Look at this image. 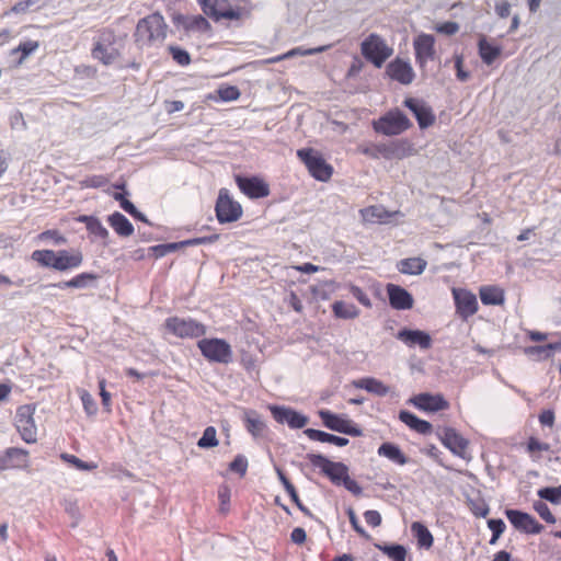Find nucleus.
Listing matches in <instances>:
<instances>
[{
  "label": "nucleus",
  "mask_w": 561,
  "mask_h": 561,
  "mask_svg": "<svg viewBox=\"0 0 561 561\" xmlns=\"http://www.w3.org/2000/svg\"><path fill=\"white\" fill-rule=\"evenodd\" d=\"M270 411L274 417V420L280 424L286 423L290 409H286L277 405H270Z\"/></svg>",
  "instance_id": "0e129e2a"
},
{
  "label": "nucleus",
  "mask_w": 561,
  "mask_h": 561,
  "mask_svg": "<svg viewBox=\"0 0 561 561\" xmlns=\"http://www.w3.org/2000/svg\"><path fill=\"white\" fill-rule=\"evenodd\" d=\"M540 499L547 500L553 504L561 502V484L556 488H542L538 491Z\"/></svg>",
  "instance_id": "864d4df0"
},
{
  "label": "nucleus",
  "mask_w": 561,
  "mask_h": 561,
  "mask_svg": "<svg viewBox=\"0 0 561 561\" xmlns=\"http://www.w3.org/2000/svg\"><path fill=\"white\" fill-rule=\"evenodd\" d=\"M239 190L251 199L267 197L271 193L268 183L260 176L236 175Z\"/></svg>",
  "instance_id": "4468645a"
},
{
  "label": "nucleus",
  "mask_w": 561,
  "mask_h": 561,
  "mask_svg": "<svg viewBox=\"0 0 561 561\" xmlns=\"http://www.w3.org/2000/svg\"><path fill=\"white\" fill-rule=\"evenodd\" d=\"M411 531L416 538L420 548L430 549L433 546L434 537L424 524L420 522L412 523Z\"/></svg>",
  "instance_id": "58836bf2"
},
{
  "label": "nucleus",
  "mask_w": 561,
  "mask_h": 561,
  "mask_svg": "<svg viewBox=\"0 0 561 561\" xmlns=\"http://www.w3.org/2000/svg\"><path fill=\"white\" fill-rule=\"evenodd\" d=\"M180 249L179 242L175 243H168V244H160L151 248V251L153 252L156 257H162L165 254H168L171 251H175Z\"/></svg>",
  "instance_id": "69168bd1"
},
{
  "label": "nucleus",
  "mask_w": 561,
  "mask_h": 561,
  "mask_svg": "<svg viewBox=\"0 0 561 561\" xmlns=\"http://www.w3.org/2000/svg\"><path fill=\"white\" fill-rule=\"evenodd\" d=\"M442 444L448 448L454 455L468 459L467 449L469 446L468 439L460 435L455 428L446 427L439 436Z\"/></svg>",
  "instance_id": "aec40b11"
},
{
  "label": "nucleus",
  "mask_w": 561,
  "mask_h": 561,
  "mask_svg": "<svg viewBox=\"0 0 561 561\" xmlns=\"http://www.w3.org/2000/svg\"><path fill=\"white\" fill-rule=\"evenodd\" d=\"M556 351H561V340L546 345L527 346L524 354L537 360L548 359Z\"/></svg>",
  "instance_id": "c85d7f7f"
},
{
  "label": "nucleus",
  "mask_w": 561,
  "mask_h": 561,
  "mask_svg": "<svg viewBox=\"0 0 561 561\" xmlns=\"http://www.w3.org/2000/svg\"><path fill=\"white\" fill-rule=\"evenodd\" d=\"M397 337L411 347L419 345L423 350H428L432 346L430 334L421 330L402 329L398 332Z\"/></svg>",
  "instance_id": "393cba45"
},
{
  "label": "nucleus",
  "mask_w": 561,
  "mask_h": 561,
  "mask_svg": "<svg viewBox=\"0 0 561 561\" xmlns=\"http://www.w3.org/2000/svg\"><path fill=\"white\" fill-rule=\"evenodd\" d=\"M297 156L316 180L327 182L331 179L333 168L327 163L319 152L311 148L299 149Z\"/></svg>",
  "instance_id": "9d476101"
},
{
  "label": "nucleus",
  "mask_w": 561,
  "mask_h": 561,
  "mask_svg": "<svg viewBox=\"0 0 561 561\" xmlns=\"http://www.w3.org/2000/svg\"><path fill=\"white\" fill-rule=\"evenodd\" d=\"M79 220L85 222L88 231L98 237L99 239L106 240L108 238L107 229L101 224V221L98 218L82 216Z\"/></svg>",
  "instance_id": "c03bdc74"
},
{
  "label": "nucleus",
  "mask_w": 561,
  "mask_h": 561,
  "mask_svg": "<svg viewBox=\"0 0 561 561\" xmlns=\"http://www.w3.org/2000/svg\"><path fill=\"white\" fill-rule=\"evenodd\" d=\"M524 446L526 453L535 462L540 461L542 459V455L551 450L550 444L541 442L539 438L535 436H530Z\"/></svg>",
  "instance_id": "7c9ffc66"
},
{
  "label": "nucleus",
  "mask_w": 561,
  "mask_h": 561,
  "mask_svg": "<svg viewBox=\"0 0 561 561\" xmlns=\"http://www.w3.org/2000/svg\"><path fill=\"white\" fill-rule=\"evenodd\" d=\"M304 433L309 439L316 440V442L330 443V444H334L339 447H343L348 444L347 438L336 436L333 434H329V433L320 431V430L307 428L304 431Z\"/></svg>",
  "instance_id": "2f4dec72"
},
{
  "label": "nucleus",
  "mask_w": 561,
  "mask_h": 561,
  "mask_svg": "<svg viewBox=\"0 0 561 561\" xmlns=\"http://www.w3.org/2000/svg\"><path fill=\"white\" fill-rule=\"evenodd\" d=\"M371 126L377 134L398 136L410 129L412 123L399 108H392L378 119L373 121Z\"/></svg>",
  "instance_id": "423d86ee"
},
{
  "label": "nucleus",
  "mask_w": 561,
  "mask_h": 561,
  "mask_svg": "<svg viewBox=\"0 0 561 561\" xmlns=\"http://www.w3.org/2000/svg\"><path fill=\"white\" fill-rule=\"evenodd\" d=\"M218 96L221 101L231 102L240 98V90L236 85H220L217 90Z\"/></svg>",
  "instance_id": "3c124183"
},
{
  "label": "nucleus",
  "mask_w": 561,
  "mask_h": 561,
  "mask_svg": "<svg viewBox=\"0 0 561 561\" xmlns=\"http://www.w3.org/2000/svg\"><path fill=\"white\" fill-rule=\"evenodd\" d=\"M332 312L335 318L340 319H355L359 314L358 308L342 300H336L332 304Z\"/></svg>",
  "instance_id": "ea45409f"
},
{
  "label": "nucleus",
  "mask_w": 561,
  "mask_h": 561,
  "mask_svg": "<svg viewBox=\"0 0 561 561\" xmlns=\"http://www.w3.org/2000/svg\"><path fill=\"white\" fill-rule=\"evenodd\" d=\"M403 104L414 114L420 128H427L435 123V115L432 108L424 101L414 98H407L403 101Z\"/></svg>",
  "instance_id": "4be33fe9"
},
{
  "label": "nucleus",
  "mask_w": 561,
  "mask_h": 561,
  "mask_svg": "<svg viewBox=\"0 0 561 561\" xmlns=\"http://www.w3.org/2000/svg\"><path fill=\"white\" fill-rule=\"evenodd\" d=\"M202 12L214 22H239L251 15V8L232 4L229 0H196Z\"/></svg>",
  "instance_id": "f03ea898"
},
{
  "label": "nucleus",
  "mask_w": 561,
  "mask_h": 561,
  "mask_svg": "<svg viewBox=\"0 0 561 561\" xmlns=\"http://www.w3.org/2000/svg\"><path fill=\"white\" fill-rule=\"evenodd\" d=\"M534 510L538 513V515L547 523L554 524L556 517L551 513L550 508L545 502L538 501L534 503Z\"/></svg>",
  "instance_id": "13d9d810"
},
{
  "label": "nucleus",
  "mask_w": 561,
  "mask_h": 561,
  "mask_svg": "<svg viewBox=\"0 0 561 561\" xmlns=\"http://www.w3.org/2000/svg\"><path fill=\"white\" fill-rule=\"evenodd\" d=\"M307 459L312 466L320 468L321 472L336 485H341L342 481L347 478L348 469L342 462L331 461L318 454H308Z\"/></svg>",
  "instance_id": "f8f14e48"
},
{
  "label": "nucleus",
  "mask_w": 561,
  "mask_h": 561,
  "mask_svg": "<svg viewBox=\"0 0 561 561\" xmlns=\"http://www.w3.org/2000/svg\"><path fill=\"white\" fill-rule=\"evenodd\" d=\"M36 404L28 403L20 405L15 413V428L21 438L27 444L37 442V426L34 420Z\"/></svg>",
  "instance_id": "6e6552de"
},
{
  "label": "nucleus",
  "mask_w": 561,
  "mask_h": 561,
  "mask_svg": "<svg viewBox=\"0 0 561 561\" xmlns=\"http://www.w3.org/2000/svg\"><path fill=\"white\" fill-rule=\"evenodd\" d=\"M478 48L480 58L488 66L492 65L501 56L502 53L500 46L491 44L486 41L485 37H481L479 39Z\"/></svg>",
  "instance_id": "72a5a7b5"
},
{
  "label": "nucleus",
  "mask_w": 561,
  "mask_h": 561,
  "mask_svg": "<svg viewBox=\"0 0 561 561\" xmlns=\"http://www.w3.org/2000/svg\"><path fill=\"white\" fill-rule=\"evenodd\" d=\"M479 296L481 302L485 306H503L505 302V291L499 286H481L479 289Z\"/></svg>",
  "instance_id": "a878e982"
},
{
  "label": "nucleus",
  "mask_w": 561,
  "mask_h": 561,
  "mask_svg": "<svg viewBox=\"0 0 561 561\" xmlns=\"http://www.w3.org/2000/svg\"><path fill=\"white\" fill-rule=\"evenodd\" d=\"M42 0H20L11 8L14 14H23L36 7Z\"/></svg>",
  "instance_id": "680f3d73"
},
{
  "label": "nucleus",
  "mask_w": 561,
  "mask_h": 561,
  "mask_svg": "<svg viewBox=\"0 0 561 561\" xmlns=\"http://www.w3.org/2000/svg\"><path fill=\"white\" fill-rule=\"evenodd\" d=\"M506 517L519 531L537 535L543 530V526L530 514L517 510H507Z\"/></svg>",
  "instance_id": "dca6fc26"
},
{
  "label": "nucleus",
  "mask_w": 561,
  "mask_h": 561,
  "mask_svg": "<svg viewBox=\"0 0 561 561\" xmlns=\"http://www.w3.org/2000/svg\"><path fill=\"white\" fill-rule=\"evenodd\" d=\"M358 150L371 159H379L382 157L387 160H401L412 156L414 152L413 145L408 139H397L389 144L360 146Z\"/></svg>",
  "instance_id": "39448f33"
},
{
  "label": "nucleus",
  "mask_w": 561,
  "mask_h": 561,
  "mask_svg": "<svg viewBox=\"0 0 561 561\" xmlns=\"http://www.w3.org/2000/svg\"><path fill=\"white\" fill-rule=\"evenodd\" d=\"M488 527L492 531V538L490 539V543L494 545L500 538V536L504 533L505 524L502 519H489Z\"/></svg>",
  "instance_id": "bf43d9fd"
},
{
  "label": "nucleus",
  "mask_w": 561,
  "mask_h": 561,
  "mask_svg": "<svg viewBox=\"0 0 561 561\" xmlns=\"http://www.w3.org/2000/svg\"><path fill=\"white\" fill-rule=\"evenodd\" d=\"M169 53L172 56L173 60L178 62L180 66H187L191 62V56L190 54L178 47V46H170Z\"/></svg>",
  "instance_id": "6e6d98bb"
},
{
  "label": "nucleus",
  "mask_w": 561,
  "mask_h": 561,
  "mask_svg": "<svg viewBox=\"0 0 561 561\" xmlns=\"http://www.w3.org/2000/svg\"><path fill=\"white\" fill-rule=\"evenodd\" d=\"M276 472H277L278 479L282 482L284 489L286 490L287 494L290 496L291 501L296 504V506L298 505V503H302L299 499L296 488L289 481V479L286 477L284 471L280 468H276Z\"/></svg>",
  "instance_id": "8fccbe9b"
},
{
  "label": "nucleus",
  "mask_w": 561,
  "mask_h": 561,
  "mask_svg": "<svg viewBox=\"0 0 561 561\" xmlns=\"http://www.w3.org/2000/svg\"><path fill=\"white\" fill-rule=\"evenodd\" d=\"M376 548L386 554L391 561H405L408 550L402 545L377 543Z\"/></svg>",
  "instance_id": "a19ab883"
},
{
  "label": "nucleus",
  "mask_w": 561,
  "mask_h": 561,
  "mask_svg": "<svg viewBox=\"0 0 561 561\" xmlns=\"http://www.w3.org/2000/svg\"><path fill=\"white\" fill-rule=\"evenodd\" d=\"M219 238H220V236L218 233H214L210 236L197 237V238H192V239H187L184 241H180L179 244H180V249L185 248V247L199 245V244H211V243L217 242L219 240Z\"/></svg>",
  "instance_id": "603ef678"
},
{
  "label": "nucleus",
  "mask_w": 561,
  "mask_h": 561,
  "mask_svg": "<svg viewBox=\"0 0 561 561\" xmlns=\"http://www.w3.org/2000/svg\"><path fill=\"white\" fill-rule=\"evenodd\" d=\"M363 221L368 224L383 222L391 214L381 206H368L359 210Z\"/></svg>",
  "instance_id": "e433bc0d"
},
{
  "label": "nucleus",
  "mask_w": 561,
  "mask_h": 561,
  "mask_svg": "<svg viewBox=\"0 0 561 561\" xmlns=\"http://www.w3.org/2000/svg\"><path fill=\"white\" fill-rule=\"evenodd\" d=\"M248 460L243 455H237L229 465V470L244 477L248 471Z\"/></svg>",
  "instance_id": "4d7b16f0"
},
{
  "label": "nucleus",
  "mask_w": 561,
  "mask_h": 561,
  "mask_svg": "<svg viewBox=\"0 0 561 561\" xmlns=\"http://www.w3.org/2000/svg\"><path fill=\"white\" fill-rule=\"evenodd\" d=\"M173 23L176 27L182 28L185 33L207 34L211 33L213 31V26L205 14H178L173 18Z\"/></svg>",
  "instance_id": "2eb2a0df"
},
{
  "label": "nucleus",
  "mask_w": 561,
  "mask_h": 561,
  "mask_svg": "<svg viewBox=\"0 0 561 561\" xmlns=\"http://www.w3.org/2000/svg\"><path fill=\"white\" fill-rule=\"evenodd\" d=\"M435 38L431 34L422 33L414 38L413 47L415 60L421 68L435 57Z\"/></svg>",
  "instance_id": "6ab92c4d"
},
{
  "label": "nucleus",
  "mask_w": 561,
  "mask_h": 561,
  "mask_svg": "<svg viewBox=\"0 0 561 561\" xmlns=\"http://www.w3.org/2000/svg\"><path fill=\"white\" fill-rule=\"evenodd\" d=\"M56 252L53 250H35L31 254V259L43 267L55 270Z\"/></svg>",
  "instance_id": "a18cd8bd"
},
{
  "label": "nucleus",
  "mask_w": 561,
  "mask_h": 561,
  "mask_svg": "<svg viewBox=\"0 0 561 561\" xmlns=\"http://www.w3.org/2000/svg\"><path fill=\"white\" fill-rule=\"evenodd\" d=\"M168 25L161 13L154 12L140 19L136 25L134 38L140 47L162 44L167 37Z\"/></svg>",
  "instance_id": "f257e3e1"
},
{
  "label": "nucleus",
  "mask_w": 561,
  "mask_h": 561,
  "mask_svg": "<svg viewBox=\"0 0 561 561\" xmlns=\"http://www.w3.org/2000/svg\"><path fill=\"white\" fill-rule=\"evenodd\" d=\"M386 289L389 297L390 306L393 309L407 310L413 307V297L403 287L394 284H388Z\"/></svg>",
  "instance_id": "5701e85b"
},
{
  "label": "nucleus",
  "mask_w": 561,
  "mask_h": 561,
  "mask_svg": "<svg viewBox=\"0 0 561 561\" xmlns=\"http://www.w3.org/2000/svg\"><path fill=\"white\" fill-rule=\"evenodd\" d=\"M399 420L412 431L422 435H428L433 431V426L430 422L421 420L413 413L405 410L399 412Z\"/></svg>",
  "instance_id": "bb28decb"
},
{
  "label": "nucleus",
  "mask_w": 561,
  "mask_h": 561,
  "mask_svg": "<svg viewBox=\"0 0 561 561\" xmlns=\"http://www.w3.org/2000/svg\"><path fill=\"white\" fill-rule=\"evenodd\" d=\"M244 426L247 431L253 436V437H261L263 436L266 425L259 415L256 411L253 410H245L243 412L242 416Z\"/></svg>",
  "instance_id": "cd10ccee"
},
{
  "label": "nucleus",
  "mask_w": 561,
  "mask_h": 561,
  "mask_svg": "<svg viewBox=\"0 0 561 561\" xmlns=\"http://www.w3.org/2000/svg\"><path fill=\"white\" fill-rule=\"evenodd\" d=\"M165 330L179 339H198L206 334V325L193 318L169 317L164 321Z\"/></svg>",
  "instance_id": "0eeeda50"
},
{
  "label": "nucleus",
  "mask_w": 561,
  "mask_h": 561,
  "mask_svg": "<svg viewBox=\"0 0 561 561\" xmlns=\"http://www.w3.org/2000/svg\"><path fill=\"white\" fill-rule=\"evenodd\" d=\"M108 224L121 237H129L134 233L133 224L118 211H115L108 217Z\"/></svg>",
  "instance_id": "f704fd0d"
},
{
  "label": "nucleus",
  "mask_w": 561,
  "mask_h": 561,
  "mask_svg": "<svg viewBox=\"0 0 561 561\" xmlns=\"http://www.w3.org/2000/svg\"><path fill=\"white\" fill-rule=\"evenodd\" d=\"M410 402L419 410L425 412H438L449 409V402L440 393H419L411 398Z\"/></svg>",
  "instance_id": "a211bd4d"
},
{
  "label": "nucleus",
  "mask_w": 561,
  "mask_h": 561,
  "mask_svg": "<svg viewBox=\"0 0 561 561\" xmlns=\"http://www.w3.org/2000/svg\"><path fill=\"white\" fill-rule=\"evenodd\" d=\"M378 455L386 457L389 460L403 466L408 462L407 456L402 453L399 446L392 443H383L378 448Z\"/></svg>",
  "instance_id": "4c0bfd02"
},
{
  "label": "nucleus",
  "mask_w": 561,
  "mask_h": 561,
  "mask_svg": "<svg viewBox=\"0 0 561 561\" xmlns=\"http://www.w3.org/2000/svg\"><path fill=\"white\" fill-rule=\"evenodd\" d=\"M218 444L217 431L214 426L206 427L203 436L197 442V446L201 448L216 447Z\"/></svg>",
  "instance_id": "09e8293b"
},
{
  "label": "nucleus",
  "mask_w": 561,
  "mask_h": 561,
  "mask_svg": "<svg viewBox=\"0 0 561 561\" xmlns=\"http://www.w3.org/2000/svg\"><path fill=\"white\" fill-rule=\"evenodd\" d=\"M57 256L55 260L56 271H68L78 268L83 262V255L80 250H60L56 252Z\"/></svg>",
  "instance_id": "b1692460"
},
{
  "label": "nucleus",
  "mask_w": 561,
  "mask_h": 561,
  "mask_svg": "<svg viewBox=\"0 0 561 561\" xmlns=\"http://www.w3.org/2000/svg\"><path fill=\"white\" fill-rule=\"evenodd\" d=\"M354 387L364 389L370 393L383 397L389 393L390 388L374 377H365L353 381Z\"/></svg>",
  "instance_id": "c756f323"
},
{
  "label": "nucleus",
  "mask_w": 561,
  "mask_h": 561,
  "mask_svg": "<svg viewBox=\"0 0 561 561\" xmlns=\"http://www.w3.org/2000/svg\"><path fill=\"white\" fill-rule=\"evenodd\" d=\"M393 53V47L377 33H370L360 43L362 56L376 68H381Z\"/></svg>",
  "instance_id": "20e7f679"
},
{
  "label": "nucleus",
  "mask_w": 561,
  "mask_h": 561,
  "mask_svg": "<svg viewBox=\"0 0 561 561\" xmlns=\"http://www.w3.org/2000/svg\"><path fill=\"white\" fill-rule=\"evenodd\" d=\"M108 183V179L104 175H92L88 176L82 181L84 187L99 188Z\"/></svg>",
  "instance_id": "e2e57ef3"
},
{
  "label": "nucleus",
  "mask_w": 561,
  "mask_h": 561,
  "mask_svg": "<svg viewBox=\"0 0 561 561\" xmlns=\"http://www.w3.org/2000/svg\"><path fill=\"white\" fill-rule=\"evenodd\" d=\"M329 47H330V45L320 46V47H316V48H309V49H304L301 47H295L280 56L271 58L268 61L270 62H278V61L291 58L297 55H300V56L316 55V54L327 50Z\"/></svg>",
  "instance_id": "37998d69"
},
{
  "label": "nucleus",
  "mask_w": 561,
  "mask_h": 561,
  "mask_svg": "<svg viewBox=\"0 0 561 561\" xmlns=\"http://www.w3.org/2000/svg\"><path fill=\"white\" fill-rule=\"evenodd\" d=\"M197 347L208 362L229 364L232 360L231 346L224 339H202L197 342Z\"/></svg>",
  "instance_id": "1a4fd4ad"
},
{
  "label": "nucleus",
  "mask_w": 561,
  "mask_h": 561,
  "mask_svg": "<svg viewBox=\"0 0 561 561\" xmlns=\"http://www.w3.org/2000/svg\"><path fill=\"white\" fill-rule=\"evenodd\" d=\"M216 218L219 224L238 221L243 214L242 206L234 201L227 188H220L215 205Z\"/></svg>",
  "instance_id": "9b49d317"
},
{
  "label": "nucleus",
  "mask_w": 561,
  "mask_h": 561,
  "mask_svg": "<svg viewBox=\"0 0 561 561\" xmlns=\"http://www.w3.org/2000/svg\"><path fill=\"white\" fill-rule=\"evenodd\" d=\"M386 75L393 81L408 85L414 80L415 73L408 60L397 57L386 68Z\"/></svg>",
  "instance_id": "f3484780"
},
{
  "label": "nucleus",
  "mask_w": 561,
  "mask_h": 561,
  "mask_svg": "<svg viewBox=\"0 0 561 561\" xmlns=\"http://www.w3.org/2000/svg\"><path fill=\"white\" fill-rule=\"evenodd\" d=\"M96 279V275L92 273H81L72 277L71 279L60 283L57 286L59 288H84L89 283Z\"/></svg>",
  "instance_id": "49530a36"
},
{
  "label": "nucleus",
  "mask_w": 561,
  "mask_h": 561,
  "mask_svg": "<svg viewBox=\"0 0 561 561\" xmlns=\"http://www.w3.org/2000/svg\"><path fill=\"white\" fill-rule=\"evenodd\" d=\"M5 468H19L27 465L28 451L18 447L8 448L4 453Z\"/></svg>",
  "instance_id": "c9c22d12"
},
{
  "label": "nucleus",
  "mask_w": 561,
  "mask_h": 561,
  "mask_svg": "<svg viewBox=\"0 0 561 561\" xmlns=\"http://www.w3.org/2000/svg\"><path fill=\"white\" fill-rule=\"evenodd\" d=\"M286 423L291 428H302L308 423V417L294 410H290Z\"/></svg>",
  "instance_id": "052dcab7"
},
{
  "label": "nucleus",
  "mask_w": 561,
  "mask_h": 561,
  "mask_svg": "<svg viewBox=\"0 0 561 561\" xmlns=\"http://www.w3.org/2000/svg\"><path fill=\"white\" fill-rule=\"evenodd\" d=\"M364 518L366 523L371 527H378L381 524V515L378 511L368 510L364 513Z\"/></svg>",
  "instance_id": "774afa93"
},
{
  "label": "nucleus",
  "mask_w": 561,
  "mask_h": 561,
  "mask_svg": "<svg viewBox=\"0 0 561 561\" xmlns=\"http://www.w3.org/2000/svg\"><path fill=\"white\" fill-rule=\"evenodd\" d=\"M60 459L81 471H91L98 468L96 462H85L75 455L62 453Z\"/></svg>",
  "instance_id": "de8ad7c7"
},
{
  "label": "nucleus",
  "mask_w": 561,
  "mask_h": 561,
  "mask_svg": "<svg viewBox=\"0 0 561 561\" xmlns=\"http://www.w3.org/2000/svg\"><path fill=\"white\" fill-rule=\"evenodd\" d=\"M39 47V43L37 41H25L21 42L16 47L11 49L10 54L12 56L19 55L18 64L21 65L23 61L34 51H36Z\"/></svg>",
  "instance_id": "79ce46f5"
},
{
  "label": "nucleus",
  "mask_w": 561,
  "mask_h": 561,
  "mask_svg": "<svg viewBox=\"0 0 561 561\" xmlns=\"http://www.w3.org/2000/svg\"><path fill=\"white\" fill-rule=\"evenodd\" d=\"M351 294L356 298L363 306L370 307L371 302L368 295L358 286L352 285L350 287Z\"/></svg>",
  "instance_id": "338daca9"
},
{
  "label": "nucleus",
  "mask_w": 561,
  "mask_h": 561,
  "mask_svg": "<svg viewBox=\"0 0 561 561\" xmlns=\"http://www.w3.org/2000/svg\"><path fill=\"white\" fill-rule=\"evenodd\" d=\"M319 416L323 425L331 431L351 435L353 437H359L363 435L362 428L355 422L343 415L334 414L328 410H321L319 412Z\"/></svg>",
  "instance_id": "ddd939ff"
},
{
  "label": "nucleus",
  "mask_w": 561,
  "mask_h": 561,
  "mask_svg": "<svg viewBox=\"0 0 561 561\" xmlns=\"http://www.w3.org/2000/svg\"><path fill=\"white\" fill-rule=\"evenodd\" d=\"M37 239L39 241H48V240L53 241V243L56 244V245L66 244L67 243L66 237L64 234H61L56 229L45 230V231L41 232L37 236Z\"/></svg>",
  "instance_id": "5fc2aeb1"
},
{
  "label": "nucleus",
  "mask_w": 561,
  "mask_h": 561,
  "mask_svg": "<svg viewBox=\"0 0 561 561\" xmlns=\"http://www.w3.org/2000/svg\"><path fill=\"white\" fill-rule=\"evenodd\" d=\"M426 261L422 257H408L398 262L397 268L407 275H420L426 268Z\"/></svg>",
  "instance_id": "473e14b6"
},
{
  "label": "nucleus",
  "mask_w": 561,
  "mask_h": 561,
  "mask_svg": "<svg viewBox=\"0 0 561 561\" xmlns=\"http://www.w3.org/2000/svg\"><path fill=\"white\" fill-rule=\"evenodd\" d=\"M117 35L111 27H102L93 38L91 57L103 66H111L121 58L116 47Z\"/></svg>",
  "instance_id": "7ed1b4c3"
},
{
  "label": "nucleus",
  "mask_w": 561,
  "mask_h": 561,
  "mask_svg": "<svg viewBox=\"0 0 561 561\" xmlns=\"http://www.w3.org/2000/svg\"><path fill=\"white\" fill-rule=\"evenodd\" d=\"M457 313L467 320L478 311V300L474 294L467 289H453Z\"/></svg>",
  "instance_id": "412c9836"
}]
</instances>
